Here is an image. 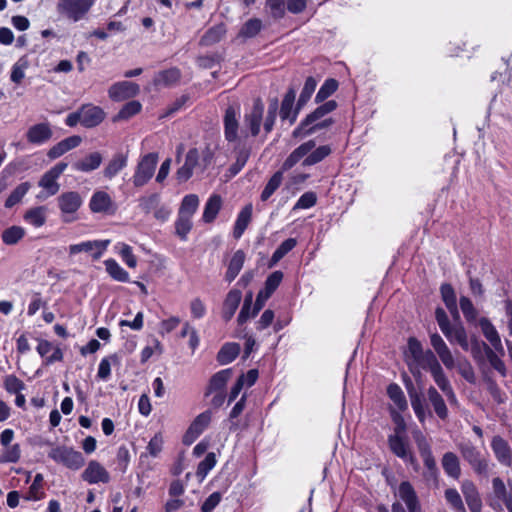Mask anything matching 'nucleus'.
Instances as JSON below:
<instances>
[{
	"mask_svg": "<svg viewBox=\"0 0 512 512\" xmlns=\"http://www.w3.org/2000/svg\"><path fill=\"white\" fill-rule=\"evenodd\" d=\"M331 153V148L328 145H322L311 150L309 155L303 160V166H312L324 160Z\"/></svg>",
	"mask_w": 512,
	"mask_h": 512,
	"instance_id": "ea45409f",
	"label": "nucleus"
},
{
	"mask_svg": "<svg viewBox=\"0 0 512 512\" xmlns=\"http://www.w3.org/2000/svg\"><path fill=\"white\" fill-rule=\"evenodd\" d=\"M89 208L93 213L113 214L117 206L107 192L96 190L90 198Z\"/></svg>",
	"mask_w": 512,
	"mask_h": 512,
	"instance_id": "9d476101",
	"label": "nucleus"
},
{
	"mask_svg": "<svg viewBox=\"0 0 512 512\" xmlns=\"http://www.w3.org/2000/svg\"><path fill=\"white\" fill-rule=\"evenodd\" d=\"M479 326H480V329H481L484 337L491 344V346L494 348V350L498 354L503 356L505 353V350H504L500 335H499L497 329L495 328V326L492 324V322L488 318L482 317L479 320Z\"/></svg>",
	"mask_w": 512,
	"mask_h": 512,
	"instance_id": "6ab92c4d",
	"label": "nucleus"
},
{
	"mask_svg": "<svg viewBox=\"0 0 512 512\" xmlns=\"http://www.w3.org/2000/svg\"><path fill=\"white\" fill-rule=\"evenodd\" d=\"M99 245L100 244L94 240L93 241H84L81 243L70 245L68 250H69V254L71 256H74V255L82 253V252H85V253L92 252L95 249V246H99Z\"/></svg>",
	"mask_w": 512,
	"mask_h": 512,
	"instance_id": "0e129e2a",
	"label": "nucleus"
},
{
	"mask_svg": "<svg viewBox=\"0 0 512 512\" xmlns=\"http://www.w3.org/2000/svg\"><path fill=\"white\" fill-rule=\"evenodd\" d=\"M48 456L71 470H78L85 463L82 453L68 446H56L49 451Z\"/></svg>",
	"mask_w": 512,
	"mask_h": 512,
	"instance_id": "f03ea898",
	"label": "nucleus"
},
{
	"mask_svg": "<svg viewBox=\"0 0 512 512\" xmlns=\"http://www.w3.org/2000/svg\"><path fill=\"white\" fill-rule=\"evenodd\" d=\"M25 236V229L21 226H11L1 234V239L6 245H15Z\"/></svg>",
	"mask_w": 512,
	"mask_h": 512,
	"instance_id": "79ce46f5",
	"label": "nucleus"
},
{
	"mask_svg": "<svg viewBox=\"0 0 512 512\" xmlns=\"http://www.w3.org/2000/svg\"><path fill=\"white\" fill-rule=\"evenodd\" d=\"M191 228L192 218L178 213V217L175 222L177 236H179L181 240H186Z\"/></svg>",
	"mask_w": 512,
	"mask_h": 512,
	"instance_id": "8fccbe9b",
	"label": "nucleus"
},
{
	"mask_svg": "<svg viewBox=\"0 0 512 512\" xmlns=\"http://www.w3.org/2000/svg\"><path fill=\"white\" fill-rule=\"evenodd\" d=\"M423 352L424 350L422 345L417 339L410 338L408 340V347L407 351L405 352V357L411 373H414V364L420 358Z\"/></svg>",
	"mask_w": 512,
	"mask_h": 512,
	"instance_id": "c9c22d12",
	"label": "nucleus"
},
{
	"mask_svg": "<svg viewBox=\"0 0 512 512\" xmlns=\"http://www.w3.org/2000/svg\"><path fill=\"white\" fill-rule=\"evenodd\" d=\"M315 146L316 143L314 140H309L298 146L286 158L282 165V170L287 171L291 169L294 165H296L300 160H304L309 155L311 150L314 149Z\"/></svg>",
	"mask_w": 512,
	"mask_h": 512,
	"instance_id": "393cba45",
	"label": "nucleus"
},
{
	"mask_svg": "<svg viewBox=\"0 0 512 512\" xmlns=\"http://www.w3.org/2000/svg\"><path fill=\"white\" fill-rule=\"evenodd\" d=\"M221 208V197L212 195L205 204L203 220L207 223L212 222Z\"/></svg>",
	"mask_w": 512,
	"mask_h": 512,
	"instance_id": "a19ab883",
	"label": "nucleus"
},
{
	"mask_svg": "<svg viewBox=\"0 0 512 512\" xmlns=\"http://www.w3.org/2000/svg\"><path fill=\"white\" fill-rule=\"evenodd\" d=\"M244 262H245V253L242 250H237L233 254V256L229 262L228 269H227V272L225 275V279L228 282H232L237 277V275L239 274V272L241 271V269L244 265Z\"/></svg>",
	"mask_w": 512,
	"mask_h": 512,
	"instance_id": "f704fd0d",
	"label": "nucleus"
},
{
	"mask_svg": "<svg viewBox=\"0 0 512 512\" xmlns=\"http://www.w3.org/2000/svg\"><path fill=\"white\" fill-rule=\"evenodd\" d=\"M107 273L111 278L118 282H128L129 274L124 270L114 259H107L104 261Z\"/></svg>",
	"mask_w": 512,
	"mask_h": 512,
	"instance_id": "4c0bfd02",
	"label": "nucleus"
},
{
	"mask_svg": "<svg viewBox=\"0 0 512 512\" xmlns=\"http://www.w3.org/2000/svg\"><path fill=\"white\" fill-rule=\"evenodd\" d=\"M103 157L100 152H92L82 159L75 161L72 168L78 172L89 173L98 169L102 163Z\"/></svg>",
	"mask_w": 512,
	"mask_h": 512,
	"instance_id": "a878e982",
	"label": "nucleus"
},
{
	"mask_svg": "<svg viewBox=\"0 0 512 512\" xmlns=\"http://www.w3.org/2000/svg\"><path fill=\"white\" fill-rule=\"evenodd\" d=\"M242 298V294L239 290H231L228 292L224 304L222 316L225 321H229L235 314L240 301Z\"/></svg>",
	"mask_w": 512,
	"mask_h": 512,
	"instance_id": "c756f323",
	"label": "nucleus"
},
{
	"mask_svg": "<svg viewBox=\"0 0 512 512\" xmlns=\"http://www.w3.org/2000/svg\"><path fill=\"white\" fill-rule=\"evenodd\" d=\"M261 28L262 22L260 19H250L242 27L240 34L244 37H254L260 32Z\"/></svg>",
	"mask_w": 512,
	"mask_h": 512,
	"instance_id": "bf43d9fd",
	"label": "nucleus"
},
{
	"mask_svg": "<svg viewBox=\"0 0 512 512\" xmlns=\"http://www.w3.org/2000/svg\"><path fill=\"white\" fill-rule=\"evenodd\" d=\"M239 112L233 107L229 106L224 115V135L225 139L229 142H234L238 139L239 132Z\"/></svg>",
	"mask_w": 512,
	"mask_h": 512,
	"instance_id": "5701e85b",
	"label": "nucleus"
},
{
	"mask_svg": "<svg viewBox=\"0 0 512 512\" xmlns=\"http://www.w3.org/2000/svg\"><path fill=\"white\" fill-rule=\"evenodd\" d=\"M297 245V241L294 238H289L283 241L280 246L274 251L272 255V262L277 263L280 261L287 253H289L295 246Z\"/></svg>",
	"mask_w": 512,
	"mask_h": 512,
	"instance_id": "603ef678",
	"label": "nucleus"
},
{
	"mask_svg": "<svg viewBox=\"0 0 512 512\" xmlns=\"http://www.w3.org/2000/svg\"><path fill=\"white\" fill-rule=\"evenodd\" d=\"M179 78V70L176 68H172L159 72L154 78V83L156 85L169 86L176 83L179 80Z\"/></svg>",
	"mask_w": 512,
	"mask_h": 512,
	"instance_id": "a18cd8bd",
	"label": "nucleus"
},
{
	"mask_svg": "<svg viewBox=\"0 0 512 512\" xmlns=\"http://www.w3.org/2000/svg\"><path fill=\"white\" fill-rule=\"evenodd\" d=\"M278 112V100L273 99L269 103L268 111L263 121L264 104L260 99H256L253 106L244 115L243 127L241 134L244 137L252 136L256 137L261 128L263 122L264 131L266 134L273 130L276 117Z\"/></svg>",
	"mask_w": 512,
	"mask_h": 512,
	"instance_id": "f257e3e1",
	"label": "nucleus"
},
{
	"mask_svg": "<svg viewBox=\"0 0 512 512\" xmlns=\"http://www.w3.org/2000/svg\"><path fill=\"white\" fill-rule=\"evenodd\" d=\"M419 368L428 370L435 383L446 376L441 363L431 350L424 351L416 361L414 364V375L419 374Z\"/></svg>",
	"mask_w": 512,
	"mask_h": 512,
	"instance_id": "423d86ee",
	"label": "nucleus"
},
{
	"mask_svg": "<svg viewBox=\"0 0 512 512\" xmlns=\"http://www.w3.org/2000/svg\"><path fill=\"white\" fill-rule=\"evenodd\" d=\"M118 253L121 256L122 260L125 264L130 268H135L137 266V259L132 252V248L124 243H121L117 246Z\"/></svg>",
	"mask_w": 512,
	"mask_h": 512,
	"instance_id": "4d7b16f0",
	"label": "nucleus"
},
{
	"mask_svg": "<svg viewBox=\"0 0 512 512\" xmlns=\"http://www.w3.org/2000/svg\"><path fill=\"white\" fill-rule=\"evenodd\" d=\"M388 444L391 451L397 457L411 464L416 462L415 457L411 453L409 444L404 436L390 435L388 438Z\"/></svg>",
	"mask_w": 512,
	"mask_h": 512,
	"instance_id": "f3484780",
	"label": "nucleus"
},
{
	"mask_svg": "<svg viewBox=\"0 0 512 512\" xmlns=\"http://www.w3.org/2000/svg\"><path fill=\"white\" fill-rule=\"evenodd\" d=\"M493 498L489 501V506L495 511H501V502L505 505L508 500H512V493H508L503 480L495 477L492 480Z\"/></svg>",
	"mask_w": 512,
	"mask_h": 512,
	"instance_id": "412c9836",
	"label": "nucleus"
},
{
	"mask_svg": "<svg viewBox=\"0 0 512 512\" xmlns=\"http://www.w3.org/2000/svg\"><path fill=\"white\" fill-rule=\"evenodd\" d=\"M128 163L127 155L116 153L103 169V175L106 179L112 180Z\"/></svg>",
	"mask_w": 512,
	"mask_h": 512,
	"instance_id": "cd10ccee",
	"label": "nucleus"
},
{
	"mask_svg": "<svg viewBox=\"0 0 512 512\" xmlns=\"http://www.w3.org/2000/svg\"><path fill=\"white\" fill-rule=\"evenodd\" d=\"M428 399L431 403V405L434 408L435 413L437 416L445 420L448 416V409L446 407V404L444 402V399L442 396L438 393L435 387L431 386L429 387L427 391Z\"/></svg>",
	"mask_w": 512,
	"mask_h": 512,
	"instance_id": "473e14b6",
	"label": "nucleus"
},
{
	"mask_svg": "<svg viewBox=\"0 0 512 512\" xmlns=\"http://www.w3.org/2000/svg\"><path fill=\"white\" fill-rule=\"evenodd\" d=\"M252 308V294L246 296L243 306L238 315L237 321L239 325L245 323L249 318L254 317Z\"/></svg>",
	"mask_w": 512,
	"mask_h": 512,
	"instance_id": "680f3d73",
	"label": "nucleus"
},
{
	"mask_svg": "<svg viewBox=\"0 0 512 512\" xmlns=\"http://www.w3.org/2000/svg\"><path fill=\"white\" fill-rule=\"evenodd\" d=\"M336 102L333 100L327 101L318 108L315 109L312 113L306 116L304 120L301 121L299 126L294 129L292 135L295 138H298L302 135V131L309 127L311 124L318 120H322L327 114L332 112L336 108Z\"/></svg>",
	"mask_w": 512,
	"mask_h": 512,
	"instance_id": "9b49d317",
	"label": "nucleus"
},
{
	"mask_svg": "<svg viewBox=\"0 0 512 512\" xmlns=\"http://www.w3.org/2000/svg\"><path fill=\"white\" fill-rule=\"evenodd\" d=\"M240 345L237 343H226L220 349L217 355V360L220 364L226 365L231 363L239 354Z\"/></svg>",
	"mask_w": 512,
	"mask_h": 512,
	"instance_id": "58836bf2",
	"label": "nucleus"
},
{
	"mask_svg": "<svg viewBox=\"0 0 512 512\" xmlns=\"http://www.w3.org/2000/svg\"><path fill=\"white\" fill-rule=\"evenodd\" d=\"M295 90L289 89L285 94L281 108H280V117L283 121L288 120L290 124H293L296 121L298 113L302 107H297L293 109L294 101H295Z\"/></svg>",
	"mask_w": 512,
	"mask_h": 512,
	"instance_id": "b1692460",
	"label": "nucleus"
},
{
	"mask_svg": "<svg viewBox=\"0 0 512 512\" xmlns=\"http://www.w3.org/2000/svg\"><path fill=\"white\" fill-rule=\"evenodd\" d=\"M140 91L138 84L130 81H121L113 84L109 90V97L114 101H123L136 96Z\"/></svg>",
	"mask_w": 512,
	"mask_h": 512,
	"instance_id": "4468645a",
	"label": "nucleus"
},
{
	"mask_svg": "<svg viewBox=\"0 0 512 512\" xmlns=\"http://www.w3.org/2000/svg\"><path fill=\"white\" fill-rule=\"evenodd\" d=\"M441 294L447 308L451 311H456V296L452 286L449 284H443L441 286Z\"/></svg>",
	"mask_w": 512,
	"mask_h": 512,
	"instance_id": "e2e57ef3",
	"label": "nucleus"
},
{
	"mask_svg": "<svg viewBox=\"0 0 512 512\" xmlns=\"http://www.w3.org/2000/svg\"><path fill=\"white\" fill-rule=\"evenodd\" d=\"M396 496L400 499V501H397L398 503H400L402 506V502L405 504L406 512H422L420 500L410 482H401L398 486Z\"/></svg>",
	"mask_w": 512,
	"mask_h": 512,
	"instance_id": "1a4fd4ad",
	"label": "nucleus"
},
{
	"mask_svg": "<svg viewBox=\"0 0 512 512\" xmlns=\"http://www.w3.org/2000/svg\"><path fill=\"white\" fill-rule=\"evenodd\" d=\"M82 479L89 484H97L100 482L108 483L110 481V475L99 462L92 460L83 471Z\"/></svg>",
	"mask_w": 512,
	"mask_h": 512,
	"instance_id": "dca6fc26",
	"label": "nucleus"
},
{
	"mask_svg": "<svg viewBox=\"0 0 512 512\" xmlns=\"http://www.w3.org/2000/svg\"><path fill=\"white\" fill-rule=\"evenodd\" d=\"M338 87V83L335 79H327L324 84L320 87L316 94V101L321 102L332 95Z\"/></svg>",
	"mask_w": 512,
	"mask_h": 512,
	"instance_id": "5fc2aeb1",
	"label": "nucleus"
},
{
	"mask_svg": "<svg viewBox=\"0 0 512 512\" xmlns=\"http://www.w3.org/2000/svg\"><path fill=\"white\" fill-rule=\"evenodd\" d=\"M217 463L216 455L213 452L208 453L197 467V476L203 480Z\"/></svg>",
	"mask_w": 512,
	"mask_h": 512,
	"instance_id": "3c124183",
	"label": "nucleus"
},
{
	"mask_svg": "<svg viewBox=\"0 0 512 512\" xmlns=\"http://www.w3.org/2000/svg\"><path fill=\"white\" fill-rule=\"evenodd\" d=\"M141 107L142 106H141V104L138 101L128 102L120 110V112L118 114V118H120V119H128V118L136 115L137 113H139L140 110H141Z\"/></svg>",
	"mask_w": 512,
	"mask_h": 512,
	"instance_id": "774afa93",
	"label": "nucleus"
},
{
	"mask_svg": "<svg viewBox=\"0 0 512 512\" xmlns=\"http://www.w3.org/2000/svg\"><path fill=\"white\" fill-rule=\"evenodd\" d=\"M232 376V369H223L217 373H215L209 382L206 395H209L210 393L222 391L228 382V380Z\"/></svg>",
	"mask_w": 512,
	"mask_h": 512,
	"instance_id": "7c9ffc66",
	"label": "nucleus"
},
{
	"mask_svg": "<svg viewBox=\"0 0 512 512\" xmlns=\"http://www.w3.org/2000/svg\"><path fill=\"white\" fill-rule=\"evenodd\" d=\"M317 86V82L313 77H308L305 81L304 87L301 91V94L298 99V106L303 107L310 97L312 96L313 92L315 91Z\"/></svg>",
	"mask_w": 512,
	"mask_h": 512,
	"instance_id": "864d4df0",
	"label": "nucleus"
},
{
	"mask_svg": "<svg viewBox=\"0 0 512 512\" xmlns=\"http://www.w3.org/2000/svg\"><path fill=\"white\" fill-rule=\"evenodd\" d=\"M445 337L451 343L459 344L463 350L467 351L469 349L467 333L462 325L451 326L448 335H445Z\"/></svg>",
	"mask_w": 512,
	"mask_h": 512,
	"instance_id": "e433bc0d",
	"label": "nucleus"
},
{
	"mask_svg": "<svg viewBox=\"0 0 512 512\" xmlns=\"http://www.w3.org/2000/svg\"><path fill=\"white\" fill-rule=\"evenodd\" d=\"M5 452L0 457V462L16 463L20 459V447L18 444L5 447Z\"/></svg>",
	"mask_w": 512,
	"mask_h": 512,
	"instance_id": "69168bd1",
	"label": "nucleus"
},
{
	"mask_svg": "<svg viewBox=\"0 0 512 512\" xmlns=\"http://www.w3.org/2000/svg\"><path fill=\"white\" fill-rule=\"evenodd\" d=\"M4 387L10 394H18L25 389V384L15 375H8L4 379Z\"/></svg>",
	"mask_w": 512,
	"mask_h": 512,
	"instance_id": "13d9d810",
	"label": "nucleus"
},
{
	"mask_svg": "<svg viewBox=\"0 0 512 512\" xmlns=\"http://www.w3.org/2000/svg\"><path fill=\"white\" fill-rule=\"evenodd\" d=\"M252 210L253 207L251 204L246 205L238 214L235 226H234V232L233 235L236 239H239L245 229L247 228L248 224L251 221L252 218Z\"/></svg>",
	"mask_w": 512,
	"mask_h": 512,
	"instance_id": "72a5a7b5",
	"label": "nucleus"
},
{
	"mask_svg": "<svg viewBox=\"0 0 512 512\" xmlns=\"http://www.w3.org/2000/svg\"><path fill=\"white\" fill-rule=\"evenodd\" d=\"M67 166V163L59 162L45 172L40 178L38 185L46 191L47 197L53 196L59 192L60 184L58 183V179L66 170Z\"/></svg>",
	"mask_w": 512,
	"mask_h": 512,
	"instance_id": "6e6552de",
	"label": "nucleus"
},
{
	"mask_svg": "<svg viewBox=\"0 0 512 512\" xmlns=\"http://www.w3.org/2000/svg\"><path fill=\"white\" fill-rule=\"evenodd\" d=\"M225 34V28L223 25L215 26L209 29L202 37V42L205 45H211L221 40Z\"/></svg>",
	"mask_w": 512,
	"mask_h": 512,
	"instance_id": "6e6d98bb",
	"label": "nucleus"
},
{
	"mask_svg": "<svg viewBox=\"0 0 512 512\" xmlns=\"http://www.w3.org/2000/svg\"><path fill=\"white\" fill-rule=\"evenodd\" d=\"M48 209L45 206H36L28 209L23 219L35 228H40L46 223Z\"/></svg>",
	"mask_w": 512,
	"mask_h": 512,
	"instance_id": "c85d7f7f",
	"label": "nucleus"
},
{
	"mask_svg": "<svg viewBox=\"0 0 512 512\" xmlns=\"http://www.w3.org/2000/svg\"><path fill=\"white\" fill-rule=\"evenodd\" d=\"M266 8L274 19H280L285 14L284 0H267Z\"/></svg>",
	"mask_w": 512,
	"mask_h": 512,
	"instance_id": "052dcab7",
	"label": "nucleus"
},
{
	"mask_svg": "<svg viewBox=\"0 0 512 512\" xmlns=\"http://www.w3.org/2000/svg\"><path fill=\"white\" fill-rule=\"evenodd\" d=\"M460 308L468 321H473L477 317V311L471 300L465 296L460 298Z\"/></svg>",
	"mask_w": 512,
	"mask_h": 512,
	"instance_id": "338daca9",
	"label": "nucleus"
},
{
	"mask_svg": "<svg viewBox=\"0 0 512 512\" xmlns=\"http://www.w3.org/2000/svg\"><path fill=\"white\" fill-rule=\"evenodd\" d=\"M387 394L399 410L403 411L407 408L405 395L399 385L390 384L387 388Z\"/></svg>",
	"mask_w": 512,
	"mask_h": 512,
	"instance_id": "49530a36",
	"label": "nucleus"
},
{
	"mask_svg": "<svg viewBox=\"0 0 512 512\" xmlns=\"http://www.w3.org/2000/svg\"><path fill=\"white\" fill-rule=\"evenodd\" d=\"M157 162L158 155L156 153H148L140 158L132 177L135 187H142L149 182L154 175Z\"/></svg>",
	"mask_w": 512,
	"mask_h": 512,
	"instance_id": "39448f33",
	"label": "nucleus"
},
{
	"mask_svg": "<svg viewBox=\"0 0 512 512\" xmlns=\"http://www.w3.org/2000/svg\"><path fill=\"white\" fill-rule=\"evenodd\" d=\"M199 153L197 149H190L186 155L185 163L177 170L176 177L178 181L185 182L193 174V169L198 164Z\"/></svg>",
	"mask_w": 512,
	"mask_h": 512,
	"instance_id": "bb28decb",
	"label": "nucleus"
},
{
	"mask_svg": "<svg viewBox=\"0 0 512 512\" xmlns=\"http://www.w3.org/2000/svg\"><path fill=\"white\" fill-rule=\"evenodd\" d=\"M95 0H59L57 11L73 22H78L88 13Z\"/></svg>",
	"mask_w": 512,
	"mask_h": 512,
	"instance_id": "7ed1b4c3",
	"label": "nucleus"
},
{
	"mask_svg": "<svg viewBox=\"0 0 512 512\" xmlns=\"http://www.w3.org/2000/svg\"><path fill=\"white\" fill-rule=\"evenodd\" d=\"M53 136L49 123H38L29 127L26 132L27 141L35 146L47 143Z\"/></svg>",
	"mask_w": 512,
	"mask_h": 512,
	"instance_id": "2eb2a0df",
	"label": "nucleus"
},
{
	"mask_svg": "<svg viewBox=\"0 0 512 512\" xmlns=\"http://www.w3.org/2000/svg\"><path fill=\"white\" fill-rule=\"evenodd\" d=\"M461 492L465 502L471 512L482 511V500L476 485L471 480H463L461 483Z\"/></svg>",
	"mask_w": 512,
	"mask_h": 512,
	"instance_id": "a211bd4d",
	"label": "nucleus"
},
{
	"mask_svg": "<svg viewBox=\"0 0 512 512\" xmlns=\"http://www.w3.org/2000/svg\"><path fill=\"white\" fill-rule=\"evenodd\" d=\"M211 421V412L205 411L201 414H199L190 427L188 428L187 432L184 435V443L191 444L194 442L200 434L203 433V431L208 427L209 423Z\"/></svg>",
	"mask_w": 512,
	"mask_h": 512,
	"instance_id": "aec40b11",
	"label": "nucleus"
},
{
	"mask_svg": "<svg viewBox=\"0 0 512 512\" xmlns=\"http://www.w3.org/2000/svg\"><path fill=\"white\" fill-rule=\"evenodd\" d=\"M282 179V171H277L276 173L273 174V176L269 179L261 193L262 201H267L273 195V193L281 185Z\"/></svg>",
	"mask_w": 512,
	"mask_h": 512,
	"instance_id": "de8ad7c7",
	"label": "nucleus"
},
{
	"mask_svg": "<svg viewBox=\"0 0 512 512\" xmlns=\"http://www.w3.org/2000/svg\"><path fill=\"white\" fill-rule=\"evenodd\" d=\"M458 448L463 459L469 463L476 474L486 475L488 473V459L472 443H460Z\"/></svg>",
	"mask_w": 512,
	"mask_h": 512,
	"instance_id": "20e7f679",
	"label": "nucleus"
},
{
	"mask_svg": "<svg viewBox=\"0 0 512 512\" xmlns=\"http://www.w3.org/2000/svg\"><path fill=\"white\" fill-rule=\"evenodd\" d=\"M31 185L29 182H23L19 184L7 197L5 201V207L6 208H12L16 204H18L23 197L27 194L29 191Z\"/></svg>",
	"mask_w": 512,
	"mask_h": 512,
	"instance_id": "37998d69",
	"label": "nucleus"
},
{
	"mask_svg": "<svg viewBox=\"0 0 512 512\" xmlns=\"http://www.w3.org/2000/svg\"><path fill=\"white\" fill-rule=\"evenodd\" d=\"M445 499L450 507L456 512H466L464 503L459 492L455 488H448L444 493Z\"/></svg>",
	"mask_w": 512,
	"mask_h": 512,
	"instance_id": "09e8293b",
	"label": "nucleus"
},
{
	"mask_svg": "<svg viewBox=\"0 0 512 512\" xmlns=\"http://www.w3.org/2000/svg\"><path fill=\"white\" fill-rule=\"evenodd\" d=\"M430 343L433 349L435 350L437 356L439 357L442 364L448 369H454L456 367V361L455 358L447 346V344L444 342L442 337L434 333L430 336Z\"/></svg>",
	"mask_w": 512,
	"mask_h": 512,
	"instance_id": "f8f14e48",
	"label": "nucleus"
},
{
	"mask_svg": "<svg viewBox=\"0 0 512 512\" xmlns=\"http://www.w3.org/2000/svg\"><path fill=\"white\" fill-rule=\"evenodd\" d=\"M491 449L501 465L512 466V448L506 439L495 435L491 440Z\"/></svg>",
	"mask_w": 512,
	"mask_h": 512,
	"instance_id": "ddd939ff",
	"label": "nucleus"
},
{
	"mask_svg": "<svg viewBox=\"0 0 512 512\" xmlns=\"http://www.w3.org/2000/svg\"><path fill=\"white\" fill-rule=\"evenodd\" d=\"M442 467L445 473L454 479H458L461 475L459 459L453 452H446L443 455Z\"/></svg>",
	"mask_w": 512,
	"mask_h": 512,
	"instance_id": "2f4dec72",
	"label": "nucleus"
},
{
	"mask_svg": "<svg viewBox=\"0 0 512 512\" xmlns=\"http://www.w3.org/2000/svg\"><path fill=\"white\" fill-rule=\"evenodd\" d=\"M81 125L92 128L99 125L105 118L104 111L93 104H85L80 109Z\"/></svg>",
	"mask_w": 512,
	"mask_h": 512,
	"instance_id": "4be33fe9",
	"label": "nucleus"
},
{
	"mask_svg": "<svg viewBox=\"0 0 512 512\" xmlns=\"http://www.w3.org/2000/svg\"><path fill=\"white\" fill-rule=\"evenodd\" d=\"M58 207L63 215L64 222H71L75 218L73 215L81 207L83 200L78 192L68 191L62 193L57 198Z\"/></svg>",
	"mask_w": 512,
	"mask_h": 512,
	"instance_id": "0eeeda50",
	"label": "nucleus"
},
{
	"mask_svg": "<svg viewBox=\"0 0 512 512\" xmlns=\"http://www.w3.org/2000/svg\"><path fill=\"white\" fill-rule=\"evenodd\" d=\"M198 206L199 198L197 195H186L182 200L178 213L192 218L194 213L197 211Z\"/></svg>",
	"mask_w": 512,
	"mask_h": 512,
	"instance_id": "c03bdc74",
	"label": "nucleus"
}]
</instances>
